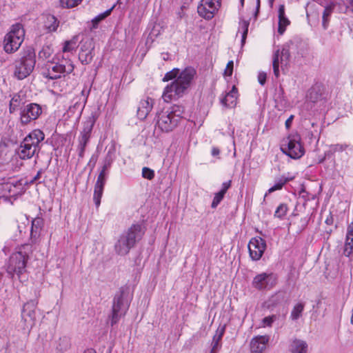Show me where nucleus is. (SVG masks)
<instances>
[{
	"label": "nucleus",
	"instance_id": "obj_1",
	"mask_svg": "<svg viewBox=\"0 0 353 353\" xmlns=\"http://www.w3.org/2000/svg\"><path fill=\"white\" fill-rule=\"evenodd\" d=\"M196 74V71L192 68H186L179 77L165 88L162 98L166 103L172 100H176L181 97Z\"/></svg>",
	"mask_w": 353,
	"mask_h": 353
},
{
	"label": "nucleus",
	"instance_id": "obj_2",
	"mask_svg": "<svg viewBox=\"0 0 353 353\" xmlns=\"http://www.w3.org/2000/svg\"><path fill=\"white\" fill-rule=\"evenodd\" d=\"M34 248L30 244H23L18 248L17 251L14 252L10 257L7 272L12 278L17 275L21 281L23 274L26 272V265L32 253Z\"/></svg>",
	"mask_w": 353,
	"mask_h": 353
},
{
	"label": "nucleus",
	"instance_id": "obj_3",
	"mask_svg": "<svg viewBox=\"0 0 353 353\" xmlns=\"http://www.w3.org/2000/svg\"><path fill=\"white\" fill-rule=\"evenodd\" d=\"M145 231L139 224L132 225L123 232L114 245V250L119 255L124 256L136 245L137 242L143 237Z\"/></svg>",
	"mask_w": 353,
	"mask_h": 353
},
{
	"label": "nucleus",
	"instance_id": "obj_4",
	"mask_svg": "<svg viewBox=\"0 0 353 353\" xmlns=\"http://www.w3.org/2000/svg\"><path fill=\"white\" fill-rule=\"evenodd\" d=\"M44 133L39 129L30 132L21 143L17 154L23 160L30 159L40 151V144L44 140Z\"/></svg>",
	"mask_w": 353,
	"mask_h": 353
},
{
	"label": "nucleus",
	"instance_id": "obj_5",
	"mask_svg": "<svg viewBox=\"0 0 353 353\" xmlns=\"http://www.w3.org/2000/svg\"><path fill=\"white\" fill-rule=\"evenodd\" d=\"M183 113V106L174 105L158 114L157 126L163 132H171L178 125Z\"/></svg>",
	"mask_w": 353,
	"mask_h": 353
},
{
	"label": "nucleus",
	"instance_id": "obj_6",
	"mask_svg": "<svg viewBox=\"0 0 353 353\" xmlns=\"http://www.w3.org/2000/svg\"><path fill=\"white\" fill-rule=\"evenodd\" d=\"M25 31L21 24L16 23L11 27L10 32L5 36L3 48L7 53L16 52L23 41Z\"/></svg>",
	"mask_w": 353,
	"mask_h": 353
},
{
	"label": "nucleus",
	"instance_id": "obj_7",
	"mask_svg": "<svg viewBox=\"0 0 353 353\" xmlns=\"http://www.w3.org/2000/svg\"><path fill=\"white\" fill-rule=\"evenodd\" d=\"M299 134L289 135L283 140L281 149L283 153L294 159H300L305 154V149L301 143Z\"/></svg>",
	"mask_w": 353,
	"mask_h": 353
},
{
	"label": "nucleus",
	"instance_id": "obj_8",
	"mask_svg": "<svg viewBox=\"0 0 353 353\" xmlns=\"http://www.w3.org/2000/svg\"><path fill=\"white\" fill-rule=\"evenodd\" d=\"M73 70L74 65L72 61L68 59H62L57 63L52 62L48 64L43 75L50 79H57L65 74L71 73Z\"/></svg>",
	"mask_w": 353,
	"mask_h": 353
},
{
	"label": "nucleus",
	"instance_id": "obj_9",
	"mask_svg": "<svg viewBox=\"0 0 353 353\" xmlns=\"http://www.w3.org/2000/svg\"><path fill=\"white\" fill-rule=\"evenodd\" d=\"M35 63L34 52H28L26 55L16 61L14 70L15 77L19 79H25L33 70Z\"/></svg>",
	"mask_w": 353,
	"mask_h": 353
},
{
	"label": "nucleus",
	"instance_id": "obj_10",
	"mask_svg": "<svg viewBox=\"0 0 353 353\" xmlns=\"http://www.w3.org/2000/svg\"><path fill=\"white\" fill-rule=\"evenodd\" d=\"M130 299L124 292L114 296L110 319L112 325L116 324L119 319L125 314L130 306Z\"/></svg>",
	"mask_w": 353,
	"mask_h": 353
},
{
	"label": "nucleus",
	"instance_id": "obj_11",
	"mask_svg": "<svg viewBox=\"0 0 353 353\" xmlns=\"http://www.w3.org/2000/svg\"><path fill=\"white\" fill-rule=\"evenodd\" d=\"M290 57L289 48L283 46L274 51L272 57V68L274 76L278 78L280 76L279 68H283L288 64Z\"/></svg>",
	"mask_w": 353,
	"mask_h": 353
},
{
	"label": "nucleus",
	"instance_id": "obj_12",
	"mask_svg": "<svg viewBox=\"0 0 353 353\" xmlns=\"http://www.w3.org/2000/svg\"><path fill=\"white\" fill-rule=\"evenodd\" d=\"M42 114L41 106L35 103H31L23 106L20 112V122L22 125H28L37 119Z\"/></svg>",
	"mask_w": 353,
	"mask_h": 353
},
{
	"label": "nucleus",
	"instance_id": "obj_13",
	"mask_svg": "<svg viewBox=\"0 0 353 353\" xmlns=\"http://www.w3.org/2000/svg\"><path fill=\"white\" fill-rule=\"evenodd\" d=\"M221 7V0H201L197 8L200 17L210 20L214 17Z\"/></svg>",
	"mask_w": 353,
	"mask_h": 353
},
{
	"label": "nucleus",
	"instance_id": "obj_14",
	"mask_svg": "<svg viewBox=\"0 0 353 353\" xmlns=\"http://www.w3.org/2000/svg\"><path fill=\"white\" fill-rule=\"evenodd\" d=\"M276 283V277L272 273H261L256 275L252 281V286L259 290H270Z\"/></svg>",
	"mask_w": 353,
	"mask_h": 353
},
{
	"label": "nucleus",
	"instance_id": "obj_15",
	"mask_svg": "<svg viewBox=\"0 0 353 353\" xmlns=\"http://www.w3.org/2000/svg\"><path fill=\"white\" fill-rule=\"evenodd\" d=\"M266 248L265 241L261 237H254L250 240L248 250L250 258L253 261L259 260Z\"/></svg>",
	"mask_w": 353,
	"mask_h": 353
},
{
	"label": "nucleus",
	"instance_id": "obj_16",
	"mask_svg": "<svg viewBox=\"0 0 353 353\" xmlns=\"http://www.w3.org/2000/svg\"><path fill=\"white\" fill-rule=\"evenodd\" d=\"M36 308L37 303L33 301L26 303L23 307L21 317L28 329H31L35 324Z\"/></svg>",
	"mask_w": 353,
	"mask_h": 353
},
{
	"label": "nucleus",
	"instance_id": "obj_17",
	"mask_svg": "<svg viewBox=\"0 0 353 353\" xmlns=\"http://www.w3.org/2000/svg\"><path fill=\"white\" fill-rule=\"evenodd\" d=\"M90 90L83 89L80 94L72 100V105L69 107L68 111L72 114L78 112L80 116L87 101Z\"/></svg>",
	"mask_w": 353,
	"mask_h": 353
},
{
	"label": "nucleus",
	"instance_id": "obj_18",
	"mask_svg": "<svg viewBox=\"0 0 353 353\" xmlns=\"http://www.w3.org/2000/svg\"><path fill=\"white\" fill-rule=\"evenodd\" d=\"M269 335H258L253 337L250 343L251 353H263L270 342Z\"/></svg>",
	"mask_w": 353,
	"mask_h": 353
},
{
	"label": "nucleus",
	"instance_id": "obj_19",
	"mask_svg": "<svg viewBox=\"0 0 353 353\" xmlns=\"http://www.w3.org/2000/svg\"><path fill=\"white\" fill-rule=\"evenodd\" d=\"M154 100L151 98L141 101L137 110L138 117L141 120L145 119L152 110Z\"/></svg>",
	"mask_w": 353,
	"mask_h": 353
},
{
	"label": "nucleus",
	"instance_id": "obj_20",
	"mask_svg": "<svg viewBox=\"0 0 353 353\" xmlns=\"http://www.w3.org/2000/svg\"><path fill=\"white\" fill-rule=\"evenodd\" d=\"M0 191H1L3 196H17L20 192V184L17 185L11 181L0 184Z\"/></svg>",
	"mask_w": 353,
	"mask_h": 353
},
{
	"label": "nucleus",
	"instance_id": "obj_21",
	"mask_svg": "<svg viewBox=\"0 0 353 353\" xmlns=\"http://www.w3.org/2000/svg\"><path fill=\"white\" fill-rule=\"evenodd\" d=\"M96 121L95 116L92 114L88 117L85 121L83 123V129L80 132L79 137H83L90 140L91 132L93 129V126Z\"/></svg>",
	"mask_w": 353,
	"mask_h": 353
},
{
	"label": "nucleus",
	"instance_id": "obj_22",
	"mask_svg": "<svg viewBox=\"0 0 353 353\" xmlns=\"http://www.w3.org/2000/svg\"><path fill=\"white\" fill-rule=\"evenodd\" d=\"M238 97L237 88L234 85L232 90L227 92L225 97L221 99V103L223 105L227 108H233L236 104Z\"/></svg>",
	"mask_w": 353,
	"mask_h": 353
},
{
	"label": "nucleus",
	"instance_id": "obj_23",
	"mask_svg": "<svg viewBox=\"0 0 353 353\" xmlns=\"http://www.w3.org/2000/svg\"><path fill=\"white\" fill-rule=\"evenodd\" d=\"M290 353H307V344L305 341L300 339H294L290 345Z\"/></svg>",
	"mask_w": 353,
	"mask_h": 353
},
{
	"label": "nucleus",
	"instance_id": "obj_24",
	"mask_svg": "<svg viewBox=\"0 0 353 353\" xmlns=\"http://www.w3.org/2000/svg\"><path fill=\"white\" fill-rule=\"evenodd\" d=\"M279 32L282 34L285 30L286 27L289 25L290 21L285 17V6L284 5H281L279 8Z\"/></svg>",
	"mask_w": 353,
	"mask_h": 353
},
{
	"label": "nucleus",
	"instance_id": "obj_25",
	"mask_svg": "<svg viewBox=\"0 0 353 353\" xmlns=\"http://www.w3.org/2000/svg\"><path fill=\"white\" fill-rule=\"evenodd\" d=\"M84 46L85 45L81 46L79 57L83 64H88L93 58L92 48L89 46L86 50H84Z\"/></svg>",
	"mask_w": 353,
	"mask_h": 353
},
{
	"label": "nucleus",
	"instance_id": "obj_26",
	"mask_svg": "<svg viewBox=\"0 0 353 353\" xmlns=\"http://www.w3.org/2000/svg\"><path fill=\"white\" fill-rule=\"evenodd\" d=\"M250 21L248 20L241 19L239 21V26L237 34H241V43L243 44L245 42L247 37L248 27Z\"/></svg>",
	"mask_w": 353,
	"mask_h": 353
},
{
	"label": "nucleus",
	"instance_id": "obj_27",
	"mask_svg": "<svg viewBox=\"0 0 353 353\" xmlns=\"http://www.w3.org/2000/svg\"><path fill=\"white\" fill-rule=\"evenodd\" d=\"M225 332V327L218 328L212 339V349L218 350L220 347V341L222 339Z\"/></svg>",
	"mask_w": 353,
	"mask_h": 353
},
{
	"label": "nucleus",
	"instance_id": "obj_28",
	"mask_svg": "<svg viewBox=\"0 0 353 353\" xmlns=\"http://www.w3.org/2000/svg\"><path fill=\"white\" fill-rule=\"evenodd\" d=\"M59 26L57 19L53 15H48L45 21V27L50 32L56 31Z\"/></svg>",
	"mask_w": 353,
	"mask_h": 353
},
{
	"label": "nucleus",
	"instance_id": "obj_29",
	"mask_svg": "<svg viewBox=\"0 0 353 353\" xmlns=\"http://www.w3.org/2000/svg\"><path fill=\"white\" fill-rule=\"evenodd\" d=\"M77 36L74 37L72 39L66 41L63 48V52H71L74 51L77 48Z\"/></svg>",
	"mask_w": 353,
	"mask_h": 353
},
{
	"label": "nucleus",
	"instance_id": "obj_30",
	"mask_svg": "<svg viewBox=\"0 0 353 353\" xmlns=\"http://www.w3.org/2000/svg\"><path fill=\"white\" fill-rule=\"evenodd\" d=\"M115 6H113L111 8L107 10L106 11H105L103 13H101L99 14V15L96 16L92 20V28H96L98 26V24L101 21H103V19H105L107 17H108L112 11L113 10V9L114 8Z\"/></svg>",
	"mask_w": 353,
	"mask_h": 353
},
{
	"label": "nucleus",
	"instance_id": "obj_31",
	"mask_svg": "<svg viewBox=\"0 0 353 353\" xmlns=\"http://www.w3.org/2000/svg\"><path fill=\"white\" fill-rule=\"evenodd\" d=\"M334 8V4L330 3L325 8V10L323 13V26L325 29L327 28L328 21H329V17L331 15V14L333 12V10Z\"/></svg>",
	"mask_w": 353,
	"mask_h": 353
},
{
	"label": "nucleus",
	"instance_id": "obj_32",
	"mask_svg": "<svg viewBox=\"0 0 353 353\" xmlns=\"http://www.w3.org/2000/svg\"><path fill=\"white\" fill-rule=\"evenodd\" d=\"M304 309V304L299 303L296 304L291 312L290 317L292 320H297L301 316Z\"/></svg>",
	"mask_w": 353,
	"mask_h": 353
},
{
	"label": "nucleus",
	"instance_id": "obj_33",
	"mask_svg": "<svg viewBox=\"0 0 353 353\" xmlns=\"http://www.w3.org/2000/svg\"><path fill=\"white\" fill-rule=\"evenodd\" d=\"M103 189L104 188L103 187L94 185L93 199L97 208H98L100 205L101 199L103 195Z\"/></svg>",
	"mask_w": 353,
	"mask_h": 353
},
{
	"label": "nucleus",
	"instance_id": "obj_34",
	"mask_svg": "<svg viewBox=\"0 0 353 353\" xmlns=\"http://www.w3.org/2000/svg\"><path fill=\"white\" fill-rule=\"evenodd\" d=\"M88 141H89V139H84L83 137H78L79 145H78L77 150L79 152V157H81V158L83 157L85 147H86Z\"/></svg>",
	"mask_w": 353,
	"mask_h": 353
},
{
	"label": "nucleus",
	"instance_id": "obj_35",
	"mask_svg": "<svg viewBox=\"0 0 353 353\" xmlns=\"http://www.w3.org/2000/svg\"><path fill=\"white\" fill-rule=\"evenodd\" d=\"M43 227V220L40 217H36L32 221L31 230L41 232Z\"/></svg>",
	"mask_w": 353,
	"mask_h": 353
},
{
	"label": "nucleus",
	"instance_id": "obj_36",
	"mask_svg": "<svg viewBox=\"0 0 353 353\" xmlns=\"http://www.w3.org/2000/svg\"><path fill=\"white\" fill-rule=\"evenodd\" d=\"M277 319V316L274 314L266 316L262 319L261 327H272L273 323Z\"/></svg>",
	"mask_w": 353,
	"mask_h": 353
},
{
	"label": "nucleus",
	"instance_id": "obj_37",
	"mask_svg": "<svg viewBox=\"0 0 353 353\" xmlns=\"http://www.w3.org/2000/svg\"><path fill=\"white\" fill-rule=\"evenodd\" d=\"M288 212V207L285 204H280L278 208H276L274 216L276 217H278L279 219H282L283 216L286 215V213Z\"/></svg>",
	"mask_w": 353,
	"mask_h": 353
},
{
	"label": "nucleus",
	"instance_id": "obj_38",
	"mask_svg": "<svg viewBox=\"0 0 353 353\" xmlns=\"http://www.w3.org/2000/svg\"><path fill=\"white\" fill-rule=\"evenodd\" d=\"M179 74V70L177 68H174L165 74L164 77L163 78V81H168L172 79H176Z\"/></svg>",
	"mask_w": 353,
	"mask_h": 353
},
{
	"label": "nucleus",
	"instance_id": "obj_39",
	"mask_svg": "<svg viewBox=\"0 0 353 353\" xmlns=\"http://www.w3.org/2000/svg\"><path fill=\"white\" fill-rule=\"evenodd\" d=\"M82 0H60V5L63 8H70L77 6Z\"/></svg>",
	"mask_w": 353,
	"mask_h": 353
},
{
	"label": "nucleus",
	"instance_id": "obj_40",
	"mask_svg": "<svg viewBox=\"0 0 353 353\" xmlns=\"http://www.w3.org/2000/svg\"><path fill=\"white\" fill-rule=\"evenodd\" d=\"M288 181V179L286 178H281L274 185H273L272 188H270L268 190V192L271 193L276 190H281L283 186Z\"/></svg>",
	"mask_w": 353,
	"mask_h": 353
},
{
	"label": "nucleus",
	"instance_id": "obj_41",
	"mask_svg": "<svg viewBox=\"0 0 353 353\" xmlns=\"http://www.w3.org/2000/svg\"><path fill=\"white\" fill-rule=\"evenodd\" d=\"M40 234H41V232L36 231L34 230H30V243L29 244H30L32 248H33V245H35L39 242Z\"/></svg>",
	"mask_w": 353,
	"mask_h": 353
},
{
	"label": "nucleus",
	"instance_id": "obj_42",
	"mask_svg": "<svg viewBox=\"0 0 353 353\" xmlns=\"http://www.w3.org/2000/svg\"><path fill=\"white\" fill-rule=\"evenodd\" d=\"M281 298L279 294H275L271 296L269 300L267 301V307L270 308L272 307H274L278 303L281 302Z\"/></svg>",
	"mask_w": 353,
	"mask_h": 353
},
{
	"label": "nucleus",
	"instance_id": "obj_43",
	"mask_svg": "<svg viewBox=\"0 0 353 353\" xmlns=\"http://www.w3.org/2000/svg\"><path fill=\"white\" fill-rule=\"evenodd\" d=\"M142 176L145 179L151 180L154 177V172L149 168L144 167L142 169Z\"/></svg>",
	"mask_w": 353,
	"mask_h": 353
},
{
	"label": "nucleus",
	"instance_id": "obj_44",
	"mask_svg": "<svg viewBox=\"0 0 353 353\" xmlns=\"http://www.w3.org/2000/svg\"><path fill=\"white\" fill-rule=\"evenodd\" d=\"M224 195L225 194L221 192L216 193L212 203V208H215L222 201V199L224 197Z\"/></svg>",
	"mask_w": 353,
	"mask_h": 353
},
{
	"label": "nucleus",
	"instance_id": "obj_45",
	"mask_svg": "<svg viewBox=\"0 0 353 353\" xmlns=\"http://www.w3.org/2000/svg\"><path fill=\"white\" fill-rule=\"evenodd\" d=\"M353 252V241L346 239L343 253L345 256H349Z\"/></svg>",
	"mask_w": 353,
	"mask_h": 353
},
{
	"label": "nucleus",
	"instance_id": "obj_46",
	"mask_svg": "<svg viewBox=\"0 0 353 353\" xmlns=\"http://www.w3.org/2000/svg\"><path fill=\"white\" fill-rule=\"evenodd\" d=\"M234 63L233 61H230L224 70L225 77H231L233 72Z\"/></svg>",
	"mask_w": 353,
	"mask_h": 353
},
{
	"label": "nucleus",
	"instance_id": "obj_47",
	"mask_svg": "<svg viewBox=\"0 0 353 353\" xmlns=\"http://www.w3.org/2000/svg\"><path fill=\"white\" fill-rule=\"evenodd\" d=\"M51 50L49 47L43 48L39 53L41 58L47 59L51 55Z\"/></svg>",
	"mask_w": 353,
	"mask_h": 353
},
{
	"label": "nucleus",
	"instance_id": "obj_48",
	"mask_svg": "<svg viewBox=\"0 0 353 353\" xmlns=\"http://www.w3.org/2000/svg\"><path fill=\"white\" fill-rule=\"evenodd\" d=\"M346 148H347V145H345L336 144V145H331L330 150L332 152H341V151H343L344 150H345Z\"/></svg>",
	"mask_w": 353,
	"mask_h": 353
},
{
	"label": "nucleus",
	"instance_id": "obj_49",
	"mask_svg": "<svg viewBox=\"0 0 353 353\" xmlns=\"http://www.w3.org/2000/svg\"><path fill=\"white\" fill-rule=\"evenodd\" d=\"M346 239L353 241V222L347 228Z\"/></svg>",
	"mask_w": 353,
	"mask_h": 353
},
{
	"label": "nucleus",
	"instance_id": "obj_50",
	"mask_svg": "<svg viewBox=\"0 0 353 353\" xmlns=\"http://www.w3.org/2000/svg\"><path fill=\"white\" fill-rule=\"evenodd\" d=\"M106 179H107L106 177H102V176H98L95 185L104 188V185L106 182Z\"/></svg>",
	"mask_w": 353,
	"mask_h": 353
},
{
	"label": "nucleus",
	"instance_id": "obj_51",
	"mask_svg": "<svg viewBox=\"0 0 353 353\" xmlns=\"http://www.w3.org/2000/svg\"><path fill=\"white\" fill-rule=\"evenodd\" d=\"M230 185H231V181L224 182L222 184V188L219 192H221L225 194L226 193V192L228 191V190L230 188Z\"/></svg>",
	"mask_w": 353,
	"mask_h": 353
},
{
	"label": "nucleus",
	"instance_id": "obj_52",
	"mask_svg": "<svg viewBox=\"0 0 353 353\" xmlns=\"http://www.w3.org/2000/svg\"><path fill=\"white\" fill-rule=\"evenodd\" d=\"M266 74L265 72H260L258 75V80L261 85H264L266 81Z\"/></svg>",
	"mask_w": 353,
	"mask_h": 353
},
{
	"label": "nucleus",
	"instance_id": "obj_53",
	"mask_svg": "<svg viewBox=\"0 0 353 353\" xmlns=\"http://www.w3.org/2000/svg\"><path fill=\"white\" fill-rule=\"evenodd\" d=\"M112 163V159H108L106 158L104 165L102 168V170H105L108 172V169L110 168Z\"/></svg>",
	"mask_w": 353,
	"mask_h": 353
},
{
	"label": "nucleus",
	"instance_id": "obj_54",
	"mask_svg": "<svg viewBox=\"0 0 353 353\" xmlns=\"http://www.w3.org/2000/svg\"><path fill=\"white\" fill-rule=\"evenodd\" d=\"M10 102L12 103H17L19 106L21 103V97L19 95L15 94L13 96L12 99L10 100Z\"/></svg>",
	"mask_w": 353,
	"mask_h": 353
},
{
	"label": "nucleus",
	"instance_id": "obj_55",
	"mask_svg": "<svg viewBox=\"0 0 353 353\" xmlns=\"http://www.w3.org/2000/svg\"><path fill=\"white\" fill-rule=\"evenodd\" d=\"M294 119V115H291L285 121V127L287 129H289L292 125V121Z\"/></svg>",
	"mask_w": 353,
	"mask_h": 353
},
{
	"label": "nucleus",
	"instance_id": "obj_56",
	"mask_svg": "<svg viewBox=\"0 0 353 353\" xmlns=\"http://www.w3.org/2000/svg\"><path fill=\"white\" fill-rule=\"evenodd\" d=\"M211 154L213 157H217L220 154V150L216 147H213L212 148Z\"/></svg>",
	"mask_w": 353,
	"mask_h": 353
},
{
	"label": "nucleus",
	"instance_id": "obj_57",
	"mask_svg": "<svg viewBox=\"0 0 353 353\" xmlns=\"http://www.w3.org/2000/svg\"><path fill=\"white\" fill-rule=\"evenodd\" d=\"M18 105L17 103H12L11 102H10V112L11 113L14 112L17 108H18Z\"/></svg>",
	"mask_w": 353,
	"mask_h": 353
},
{
	"label": "nucleus",
	"instance_id": "obj_58",
	"mask_svg": "<svg viewBox=\"0 0 353 353\" xmlns=\"http://www.w3.org/2000/svg\"><path fill=\"white\" fill-rule=\"evenodd\" d=\"M41 170H39L37 172V174H36V176H34V178L32 179V180L30 182L33 183V182L37 181V180H39L40 179V176H41Z\"/></svg>",
	"mask_w": 353,
	"mask_h": 353
},
{
	"label": "nucleus",
	"instance_id": "obj_59",
	"mask_svg": "<svg viewBox=\"0 0 353 353\" xmlns=\"http://www.w3.org/2000/svg\"><path fill=\"white\" fill-rule=\"evenodd\" d=\"M108 172L105 170H101L99 174V176H102V177H106L108 176Z\"/></svg>",
	"mask_w": 353,
	"mask_h": 353
},
{
	"label": "nucleus",
	"instance_id": "obj_60",
	"mask_svg": "<svg viewBox=\"0 0 353 353\" xmlns=\"http://www.w3.org/2000/svg\"><path fill=\"white\" fill-rule=\"evenodd\" d=\"M83 45H85L84 50H86L89 46L91 47L90 41H85Z\"/></svg>",
	"mask_w": 353,
	"mask_h": 353
},
{
	"label": "nucleus",
	"instance_id": "obj_61",
	"mask_svg": "<svg viewBox=\"0 0 353 353\" xmlns=\"http://www.w3.org/2000/svg\"><path fill=\"white\" fill-rule=\"evenodd\" d=\"M83 353H96L95 350L93 349H88L83 352Z\"/></svg>",
	"mask_w": 353,
	"mask_h": 353
},
{
	"label": "nucleus",
	"instance_id": "obj_62",
	"mask_svg": "<svg viewBox=\"0 0 353 353\" xmlns=\"http://www.w3.org/2000/svg\"><path fill=\"white\" fill-rule=\"evenodd\" d=\"M259 8H260V0H256V14L259 12Z\"/></svg>",
	"mask_w": 353,
	"mask_h": 353
},
{
	"label": "nucleus",
	"instance_id": "obj_63",
	"mask_svg": "<svg viewBox=\"0 0 353 353\" xmlns=\"http://www.w3.org/2000/svg\"><path fill=\"white\" fill-rule=\"evenodd\" d=\"M268 1H269V4H270V7L272 8L273 5H274V0H268Z\"/></svg>",
	"mask_w": 353,
	"mask_h": 353
},
{
	"label": "nucleus",
	"instance_id": "obj_64",
	"mask_svg": "<svg viewBox=\"0 0 353 353\" xmlns=\"http://www.w3.org/2000/svg\"><path fill=\"white\" fill-rule=\"evenodd\" d=\"M217 351L218 350H216L212 349L210 351V353H217Z\"/></svg>",
	"mask_w": 353,
	"mask_h": 353
}]
</instances>
